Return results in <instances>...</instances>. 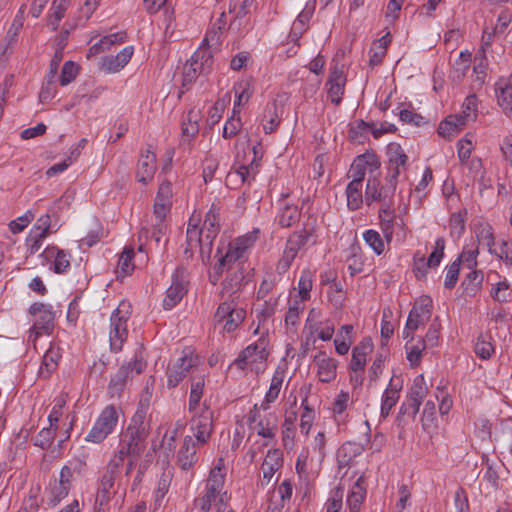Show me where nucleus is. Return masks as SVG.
<instances>
[{
	"label": "nucleus",
	"instance_id": "nucleus-13",
	"mask_svg": "<svg viewBox=\"0 0 512 512\" xmlns=\"http://www.w3.org/2000/svg\"><path fill=\"white\" fill-rule=\"evenodd\" d=\"M246 312L244 309L236 307L234 301H225L221 303L214 315V321L222 324L226 332L235 331L245 319Z\"/></svg>",
	"mask_w": 512,
	"mask_h": 512
},
{
	"label": "nucleus",
	"instance_id": "nucleus-22",
	"mask_svg": "<svg viewBox=\"0 0 512 512\" xmlns=\"http://www.w3.org/2000/svg\"><path fill=\"white\" fill-rule=\"evenodd\" d=\"M156 171V155L150 149L141 153L138 160L136 178L138 182L148 184L154 178Z\"/></svg>",
	"mask_w": 512,
	"mask_h": 512
},
{
	"label": "nucleus",
	"instance_id": "nucleus-61",
	"mask_svg": "<svg viewBox=\"0 0 512 512\" xmlns=\"http://www.w3.org/2000/svg\"><path fill=\"white\" fill-rule=\"evenodd\" d=\"M444 249H445L444 238H442V237L437 238L435 241L434 250L432 251V253L429 255V257L427 259L428 266L430 268H435V267L439 266V264L444 256Z\"/></svg>",
	"mask_w": 512,
	"mask_h": 512
},
{
	"label": "nucleus",
	"instance_id": "nucleus-8",
	"mask_svg": "<svg viewBox=\"0 0 512 512\" xmlns=\"http://www.w3.org/2000/svg\"><path fill=\"white\" fill-rule=\"evenodd\" d=\"M29 313L35 317L34 324L29 331V339L35 341L43 334H50L53 331L55 313L52 306L44 303H33Z\"/></svg>",
	"mask_w": 512,
	"mask_h": 512
},
{
	"label": "nucleus",
	"instance_id": "nucleus-29",
	"mask_svg": "<svg viewBox=\"0 0 512 512\" xmlns=\"http://www.w3.org/2000/svg\"><path fill=\"white\" fill-rule=\"evenodd\" d=\"M380 228L385 241L389 244L395 234L397 215L389 204L383 205L379 210Z\"/></svg>",
	"mask_w": 512,
	"mask_h": 512
},
{
	"label": "nucleus",
	"instance_id": "nucleus-52",
	"mask_svg": "<svg viewBox=\"0 0 512 512\" xmlns=\"http://www.w3.org/2000/svg\"><path fill=\"white\" fill-rule=\"evenodd\" d=\"M243 278L242 272H235L227 276L223 283V294L231 297L237 293L241 288Z\"/></svg>",
	"mask_w": 512,
	"mask_h": 512
},
{
	"label": "nucleus",
	"instance_id": "nucleus-43",
	"mask_svg": "<svg viewBox=\"0 0 512 512\" xmlns=\"http://www.w3.org/2000/svg\"><path fill=\"white\" fill-rule=\"evenodd\" d=\"M69 1L68 0H54L52 3L51 10L52 12L49 15L48 18V26L52 30H57L60 24V21L65 15V12L67 10Z\"/></svg>",
	"mask_w": 512,
	"mask_h": 512
},
{
	"label": "nucleus",
	"instance_id": "nucleus-51",
	"mask_svg": "<svg viewBox=\"0 0 512 512\" xmlns=\"http://www.w3.org/2000/svg\"><path fill=\"white\" fill-rule=\"evenodd\" d=\"M69 491V488L63 486L61 483L54 481L51 483L48 491V504L51 506H56L62 499L67 497Z\"/></svg>",
	"mask_w": 512,
	"mask_h": 512
},
{
	"label": "nucleus",
	"instance_id": "nucleus-37",
	"mask_svg": "<svg viewBox=\"0 0 512 512\" xmlns=\"http://www.w3.org/2000/svg\"><path fill=\"white\" fill-rule=\"evenodd\" d=\"M466 122L457 114L449 115L438 127V134L443 138H451L458 134Z\"/></svg>",
	"mask_w": 512,
	"mask_h": 512
},
{
	"label": "nucleus",
	"instance_id": "nucleus-10",
	"mask_svg": "<svg viewBox=\"0 0 512 512\" xmlns=\"http://www.w3.org/2000/svg\"><path fill=\"white\" fill-rule=\"evenodd\" d=\"M432 314V299L428 296L421 297L411 309L406 325L403 329V337L412 338V334L425 323H427Z\"/></svg>",
	"mask_w": 512,
	"mask_h": 512
},
{
	"label": "nucleus",
	"instance_id": "nucleus-24",
	"mask_svg": "<svg viewBox=\"0 0 512 512\" xmlns=\"http://www.w3.org/2000/svg\"><path fill=\"white\" fill-rule=\"evenodd\" d=\"M133 53H134L133 47L127 46V47L123 48L115 56L104 57L101 62V70L104 71L105 73H109V74L119 72L121 69H123L128 64Z\"/></svg>",
	"mask_w": 512,
	"mask_h": 512
},
{
	"label": "nucleus",
	"instance_id": "nucleus-2",
	"mask_svg": "<svg viewBox=\"0 0 512 512\" xmlns=\"http://www.w3.org/2000/svg\"><path fill=\"white\" fill-rule=\"evenodd\" d=\"M146 408L141 405L133 415L130 424L120 437V442L126 451L132 452V457H140L146 447L149 434V424L146 421Z\"/></svg>",
	"mask_w": 512,
	"mask_h": 512
},
{
	"label": "nucleus",
	"instance_id": "nucleus-59",
	"mask_svg": "<svg viewBox=\"0 0 512 512\" xmlns=\"http://www.w3.org/2000/svg\"><path fill=\"white\" fill-rule=\"evenodd\" d=\"M259 230L255 229L252 232L238 237L235 241L230 242L234 247H239V252L244 256L248 248L252 247L257 240Z\"/></svg>",
	"mask_w": 512,
	"mask_h": 512
},
{
	"label": "nucleus",
	"instance_id": "nucleus-56",
	"mask_svg": "<svg viewBox=\"0 0 512 512\" xmlns=\"http://www.w3.org/2000/svg\"><path fill=\"white\" fill-rule=\"evenodd\" d=\"M479 254V249L477 245H474L471 248H464L458 259L459 264L462 262L468 269H474L477 266V257Z\"/></svg>",
	"mask_w": 512,
	"mask_h": 512
},
{
	"label": "nucleus",
	"instance_id": "nucleus-18",
	"mask_svg": "<svg viewBox=\"0 0 512 512\" xmlns=\"http://www.w3.org/2000/svg\"><path fill=\"white\" fill-rule=\"evenodd\" d=\"M345 85L346 77L343 70L338 66H334L330 71L326 87L328 98L336 106L342 102V97L345 92Z\"/></svg>",
	"mask_w": 512,
	"mask_h": 512
},
{
	"label": "nucleus",
	"instance_id": "nucleus-44",
	"mask_svg": "<svg viewBox=\"0 0 512 512\" xmlns=\"http://www.w3.org/2000/svg\"><path fill=\"white\" fill-rule=\"evenodd\" d=\"M474 351L479 358L483 360L490 359L494 353L491 335L480 334L475 343Z\"/></svg>",
	"mask_w": 512,
	"mask_h": 512
},
{
	"label": "nucleus",
	"instance_id": "nucleus-4",
	"mask_svg": "<svg viewBox=\"0 0 512 512\" xmlns=\"http://www.w3.org/2000/svg\"><path fill=\"white\" fill-rule=\"evenodd\" d=\"M131 316V305L122 301L110 317L109 342L113 352L122 350L128 337L127 322Z\"/></svg>",
	"mask_w": 512,
	"mask_h": 512
},
{
	"label": "nucleus",
	"instance_id": "nucleus-19",
	"mask_svg": "<svg viewBox=\"0 0 512 512\" xmlns=\"http://www.w3.org/2000/svg\"><path fill=\"white\" fill-rule=\"evenodd\" d=\"M395 193V190L392 186L380 184V180L377 177L369 178L366 184L365 190V200L367 204H370L372 201L386 202L389 201Z\"/></svg>",
	"mask_w": 512,
	"mask_h": 512
},
{
	"label": "nucleus",
	"instance_id": "nucleus-41",
	"mask_svg": "<svg viewBox=\"0 0 512 512\" xmlns=\"http://www.w3.org/2000/svg\"><path fill=\"white\" fill-rule=\"evenodd\" d=\"M60 359L58 347L51 346L44 354L39 374L42 377L50 376L51 372L56 369Z\"/></svg>",
	"mask_w": 512,
	"mask_h": 512
},
{
	"label": "nucleus",
	"instance_id": "nucleus-27",
	"mask_svg": "<svg viewBox=\"0 0 512 512\" xmlns=\"http://www.w3.org/2000/svg\"><path fill=\"white\" fill-rule=\"evenodd\" d=\"M220 212L215 204H212L210 210L206 213L205 220L202 226V234H205V245H212L213 240L219 233Z\"/></svg>",
	"mask_w": 512,
	"mask_h": 512
},
{
	"label": "nucleus",
	"instance_id": "nucleus-31",
	"mask_svg": "<svg viewBox=\"0 0 512 512\" xmlns=\"http://www.w3.org/2000/svg\"><path fill=\"white\" fill-rule=\"evenodd\" d=\"M25 9L26 5L23 4L19 8L18 13L16 14L10 28L8 29L4 43L0 46V53L2 55H5L9 48L16 42L17 36L23 27Z\"/></svg>",
	"mask_w": 512,
	"mask_h": 512
},
{
	"label": "nucleus",
	"instance_id": "nucleus-50",
	"mask_svg": "<svg viewBox=\"0 0 512 512\" xmlns=\"http://www.w3.org/2000/svg\"><path fill=\"white\" fill-rule=\"evenodd\" d=\"M471 272L466 276L463 285H466L465 290L469 295H475L481 288L483 283V273L479 270L470 269Z\"/></svg>",
	"mask_w": 512,
	"mask_h": 512
},
{
	"label": "nucleus",
	"instance_id": "nucleus-49",
	"mask_svg": "<svg viewBox=\"0 0 512 512\" xmlns=\"http://www.w3.org/2000/svg\"><path fill=\"white\" fill-rule=\"evenodd\" d=\"M466 216L467 211L465 209L451 215L449 226L452 237L459 238L465 232Z\"/></svg>",
	"mask_w": 512,
	"mask_h": 512
},
{
	"label": "nucleus",
	"instance_id": "nucleus-6",
	"mask_svg": "<svg viewBox=\"0 0 512 512\" xmlns=\"http://www.w3.org/2000/svg\"><path fill=\"white\" fill-rule=\"evenodd\" d=\"M118 419L119 412L117 408L113 405L106 406L87 434L86 441L97 444L103 442L114 431Z\"/></svg>",
	"mask_w": 512,
	"mask_h": 512
},
{
	"label": "nucleus",
	"instance_id": "nucleus-5",
	"mask_svg": "<svg viewBox=\"0 0 512 512\" xmlns=\"http://www.w3.org/2000/svg\"><path fill=\"white\" fill-rule=\"evenodd\" d=\"M267 346V338L260 337L255 343L248 345L233 364L242 370L249 369L256 373L263 371L269 355Z\"/></svg>",
	"mask_w": 512,
	"mask_h": 512
},
{
	"label": "nucleus",
	"instance_id": "nucleus-57",
	"mask_svg": "<svg viewBox=\"0 0 512 512\" xmlns=\"http://www.w3.org/2000/svg\"><path fill=\"white\" fill-rule=\"evenodd\" d=\"M344 488L336 487L326 503V512H339L343 506Z\"/></svg>",
	"mask_w": 512,
	"mask_h": 512
},
{
	"label": "nucleus",
	"instance_id": "nucleus-3",
	"mask_svg": "<svg viewBox=\"0 0 512 512\" xmlns=\"http://www.w3.org/2000/svg\"><path fill=\"white\" fill-rule=\"evenodd\" d=\"M201 363L200 357L195 351L188 347L182 351V355L172 361L166 370L167 385L175 388L187 375L191 377L198 373Z\"/></svg>",
	"mask_w": 512,
	"mask_h": 512
},
{
	"label": "nucleus",
	"instance_id": "nucleus-36",
	"mask_svg": "<svg viewBox=\"0 0 512 512\" xmlns=\"http://www.w3.org/2000/svg\"><path fill=\"white\" fill-rule=\"evenodd\" d=\"M278 223L282 227H291L300 219V211L294 204H289L286 199L281 200L279 213L277 216Z\"/></svg>",
	"mask_w": 512,
	"mask_h": 512
},
{
	"label": "nucleus",
	"instance_id": "nucleus-45",
	"mask_svg": "<svg viewBox=\"0 0 512 512\" xmlns=\"http://www.w3.org/2000/svg\"><path fill=\"white\" fill-rule=\"evenodd\" d=\"M387 156L389 165L399 166L402 167V169H407L408 156L399 144H389L387 148Z\"/></svg>",
	"mask_w": 512,
	"mask_h": 512
},
{
	"label": "nucleus",
	"instance_id": "nucleus-54",
	"mask_svg": "<svg viewBox=\"0 0 512 512\" xmlns=\"http://www.w3.org/2000/svg\"><path fill=\"white\" fill-rule=\"evenodd\" d=\"M296 420V415L293 414L285 418L282 424V436H283V444L285 447H292L294 444L295 437V427L294 421Z\"/></svg>",
	"mask_w": 512,
	"mask_h": 512
},
{
	"label": "nucleus",
	"instance_id": "nucleus-40",
	"mask_svg": "<svg viewBox=\"0 0 512 512\" xmlns=\"http://www.w3.org/2000/svg\"><path fill=\"white\" fill-rule=\"evenodd\" d=\"M125 35L126 34L124 32H117L102 37L99 42L90 47L88 56L102 53L110 49L112 45L122 43L124 41Z\"/></svg>",
	"mask_w": 512,
	"mask_h": 512
},
{
	"label": "nucleus",
	"instance_id": "nucleus-16",
	"mask_svg": "<svg viewBox=\"0 0 512 512\" xmlns=\"http://www.w3.org/2000/svg\"><path fill=\"white\" fill-rule=\"evenodd\" d=\"M426 394L427 386L424 377L422 375L417 376L414 379L413 385L410 389L407 403L402 405L401 411L404 414H408L412 418H415L419 412L423 399L426 397Z\"/></svg>",
	"mask_w": 512,
	"mask_h": 512
},
{
	"label": "nucleus",
	"instance_id": "nucleus-48",
	"mask_svg": "<svg viewBox=\"0 0 512 512\" xmlns=\"http://www.w3.org/2000/svg\"><path fill=\"white\" fill-rule=\"evenodd\" d=\"M313 286V273L309 269L301 272L298 282V292L302 302L310 299V292Z\"/></svg>",
	"mask_w": 512,
	"mask_h": 512
},
{
	"label": "nucleus",
	"instance_id": "nucleus-12",
	"mask_svg": "<svg viewBox=\"0 0 512 512\" xmlns=\"http://www.w3.org/2000/svg\"><path fill=\"white\" fill-rule=\"evenodd\" d=\"M239 249V247H234L231 243L218 247L216 253L218 261L209 274V280L213 285L217 284L225 270L231 269L234 263L244 257L241 251L239 252Z\"/></svg>",
	"mask_w": 512,
	"mask_h": 512
},
{
	"label": "nucleus",
	"instance_id": "nucleus-25",
	"mask_svg": "<svg viewBox=\"0 0 512 512\" xmlns=\"http://www.w3.org/2000/svg\"><path fill=\"white\" fill-rule=\"evenodd\" d=\"M402 389V380L399 377L393 376L390 379L389 385L384 391L381 404V416L386 418L391 409L396 405L399 400V392Z\"/></svg>",
	"mask_w": 512,
	"mask_h": 512
},
{
	"label": "nucleus",
	"instance_id": "nucleus-33",
	"mask_svg": "<svg viewBox=\"0 0 512 512\" xmlns=\"http://www.w3.org/2000/svg\"><path fill=\"white\" fill-rule=\"evenodd\" d=\"M498 105L507 117H512V86L509 82L498 80L495 84Z\"/></svg>",
	"mask_w": 512,
	"mask_h": 512
},
{
	"label": "nucleus",
	"instance_id": "nucleus-11",
	"mask_svg": "<svg viewBox=\"0 0 512 512\" xmlns=\"http://www.w3.org/2000/svg\"><path fill=\"white\" fill-rule=\"evenodd\" d=\"M257 404L249 411L247 423L251 430L265 439H273L277 431V418L273 413L261 415Z\"/></svg>",
	"mask_w": 512,
	"mask_h": 512
},
{
	"label": "nucleus",
	"instance_id": "nucleus-47",
	"mask_svg": "<svg viewBox=\"0 0 512 512\" xmlns=\"http://www.w3.org/2000/svg\"><path fill=\"white\" fill-rule=\"evenodd\" d=\"M365 243L377 254L381 255L385 251V239L374 229H368L363 233Z\"/></svg>",
	"mask_w": 512,
	"mask_h": 512
},
{
	"label": "nucleus",
	"instance_id": "nucleus-14",
	"mask_svg": "<svg viewBox=\"0 0 512 512\" xmlns=\"http://www.w3.org/2000/svg\"><path fill=\"white\" fill-rule=\"evenodd\" d=\"M188 280L185 269L178 267L171 277V284L167 288L163 298V308L165 310L173 309L186 295Z\"/></svg>",
	"mask_w": 512,
	"mask_h": 512
},
{
	"label": "nucleus",
	"instance_id": "nucleus-38",
	"mask_svg": "<svg viewBox=\"0 0 512 512\" xmlns=\"http://www.w3.org/2000/svg\"><path fill=\"white\" fill-rule=\"evenodd\" d=\"M118 475L107 470L103 473L98 487L96 502L100 505L106 504L110 500L111 490L115 485Z\"/></svg>",
	"mask_w": 512,
	"mask_h": 512
},
{
	"label": "nucleus",
	"instance_id": "nucleus-21",
	"mask_svg": "<svg viewBox=\"0 0 512 512\" xmlns=\"http://www.w3.org/2000/svg\"><path fill=\"white\" fill-rule=\"evenodd\" d=\"M197 222L198 219H195L194 216L190 218L187 228V245L191 250L199 247L201 256H206L209 259L212 245H205V234H202V229H198Z\"/></svg>",
	"mask_w": 512,
	"mask_h": 512
},
{
	"label": "nucleus",
	"instance_id": "nucleus-35",
	"mask_svg": "<svg viewBox=\"0 0 512 512\" xmlns=\"http://www.w3.org/2000/svg\"><path fill=\"white\" fill-rule=\"evenodd\" d=\"M189 64H195V71L199 75L201 74H209L213 69V56L209 49H199L197 50L188 61Z\"/></svg>",
	"mask_w": 512,
	"mask_h": 512
},
{
	"label": "nucleus",
	"instance_id": "nucleus-60",
	"mask_svg": "<svg viewBox=\"0 0 512 512\" xmlns=\"http://www.w3.org/2000/svg\"><path fill=\"white\" fill-rule=\"evenodd\" d=\"M440 323L438 322V319L436 318L430 325L425 337L420 340L422 344H424L426 347H435L438 345L439 342V336H440Z\"/></svg>",
	"mask_w": 512,
	"mask_h": 512
},
{
	"label": "nucleus",
	"instance_id": "nucleus-53",
	"mask_svg": "<svg viewBox=\"0 0 512 512\" xmlns=\"http://www.w3.org/2000/svg\"><path fill=\"white\" fill-rule=\"evenodd\" d=\"M462 113L457 114L466 123L471 120H475L477 116V97L472 94L466 97L462 105Z\"/></svg>",
	"mask_w": 512,
	"mask_h": 512
},
{
	"label": "nucleus",
	"instance_id": "nucleus-34",
	"mask_svg": "<svg viewBox=\"0 0 512 512\" xmlns=\"http://www.w3.org/2000/svg\"><path fill=\"white\" fill-rule=\"evenodd\" d=\"M285 378V371L281 368H277L271 379L269 390L267 391L264 400L262 401L260 408L264 411L268 410L270 404L273 403L279 396L281 387Z\"/></svg>",
	"mask_w": 512,
	"mask_h": 512
},
{
	"label": "nucleus",
	"instance_id": "nucleus-30",
	"mask_svg": "<svg viewBox=\"0 0 512 512\" xmlns=\"http://www.w3.org/2000/svg\"><path fill=\"white\" fill-rule=\"evenodd\" d=\"M282 464V453L277 449L269 450L262 464V484L270 483L274 474L280 469Z\"/></svg>",
	"mask_w": 512,
	"mask_h": 512
},
{
	"label": "nucleus",
	"instance_id": "nucleus-39",
	"mask_svg": "<svg viewBox=\"0 0 512 512\" xmlns=\"http://www.w3.org/2000/svg\"><path fill=\"white\" fill-rule=\"evenodd\" d=\"M478 245L486 247L490 254L496 253L493 228L488 223H480L475 231Z\"/></svg>",
	"mask_w": 512,
	"mask_h": 512
},
{
	"label": "nucleus",
	"instance_id": "nucleus-55",
	"mask_svg": "<svg viewBox=\"0 0 512 512\" xmlns=\"http://www.w3.org/2000/svg\"><path fill=\"white\" fill-rule=\"evenodd\" d=\"M472 54L468 51L461 52L453 65V73L458 79L465 76L470 67Z\"/></svg>",
	"mask_w": 512,
	"mask_h": 512
},
{
	"label": "nucleus",
	"instance_id": "nucleus-42",
	"mask_svg": "<svg viewBox=\"0 0 512 512\" xmlns=\"http://www.w3.org/2000/svg\"><path fill=\"white\" fill-rule=\"evenodd\" d=\"M363 451L361 444L356 442L344 443L337 452L338 461L341 465H348L349 462Z\"/></svg>",
	"mask_w": 512,
	"mask_h": 512
},
{
	"label": "nucleus",
	"instance_id": "nucleus-46",
	"mask_svg": "<svg viewBox=\"0 0 512 512\" xmlns=\"http://www.w3.org/2000/svg\"><path fill=\"white\" fill-rule=\"evenodd\" d=\"M362 187L363 185H358V182L349 183L346 187L347 206L352 211L359 209L363 204Z\"/></svg>",
	"mask_w": 512,
	"mask_h": 512
},
{
	"label": "nucleus",
	"instance_id": "nucleus-17",
	"mask_svg": "<svg viewBox=\"0 0 512 512\" xmlns=\"http://www.w3.org/2000/svg\"><path fill=\"white\" fill-rule=\"evenodd\" d=\"M193 436H185L182 446L177 453V465L183 471L192 470L198 461L197 450L203 444L195 443Z\"/></svg>",
	"mask_w": 512,
	"mask_h": 512
},
{
	"label": "nucleus",
	"instance_id": "nucleus-28",
	"mask_svg": "<svg viewBox=\"0 0 512 512\" xmlns=\"http://www.w3.org/2000/svg\"><path fill=\"white\" fill-rule=\"evenodd\" d=\"M372 350L373 343L369 338L363 339L358 345H356L352 350V357L349 365L350 370H365L367 356L372 352Z\"/></svg>",
	"mask_w": 512,
	"mask_h": 512
},
{
	"label": "nucleus",
	"instance_id": "nucleus-23",
	"mask_svg": "<svg viewBox=\"0 0 512 512\" xmlns=\"http://www.w3.org/2000/svg\"><path fill=\"white\" fill-rule=\"evenodd\" d=\"M314 364L317 366V376L321 382L329 383L336 378L338 363L325 352L315 355Z\"/></svg>",
	"mask_w": 512,
	"mask_h": 512
},
{
	"label": "nucleus",
	"instance_id": "nucleus-64",
	"mask_svg": "<svg viewBox=\"0 0 512 512\" xmlns=\"http://www.w3.org/2000/svg\"><path fill=\"white\" fill-rule=\"evenodd\" d=\"M428 261L425 255L416 252L413 257V271L417 279H423L426 277L428 269Z\"/></svg>",
	"mask_w": 512,
	"mask_h": 512
},
{
	"label": "nucleus",
	"instance_id": "nucleus-9",
	"mask_svg": "<svg viewBox=\"0 0 512 512\" xmlns=\"http://www.w3.org/2000/svg\"><path fill=\"white\" fill-rule=\"evenodd\" d=\"M193 413L190 422V431L195 443L207 444L213 432V412L204 404L202 408L197 409Z\"/></svg>",
	"mask_w": 512,
	"mask_h": 512
},
{
	"label": "nucleus",
	"instance_id": "nucleus-20",
	"mask_svg": "<svg viewBox=\"0 0 512 512\" xmlns=\"http://www.w3.org/2000/svg\"><path fill=\"white\" fill-rule=\"evenodd\" d=\"M40 257L42 258L43 265L48 263L53 264L51 269L57 274L66 272L70 267V260L67 253L55 246H48L41 253Z\"/></svg>",
	"mask_w": 512,
	"mask_h": 512
},
{
	"label": "nucleus",
	"instance_id": "nucleus-1",
	"mask_svg": "<svg viewBox=\"0 0 512 512\" xmlns=\"http://www.w3.org/2000/svg\"><path fill=\"white\" fill-rule=\"evenodd\" d=\"M224 483L225 462L223 458H219L209 472L203 495L194 501L195 509H204L209 506L219 508L224 512L229 499L227 493L223 492Z\"/></svg>",
	"mask_w": 512,
	"mask_h": 512
},
{
	"label": "nucleus",
	"instance_id": "nucleus-26",
	"mask_svg": "<svg viewBox=\"0 0 512 512\" xmlns=\"http://www.w3.org/2000/svg\"><path fill=\"white\" fill-rule=\"evenodd\" d=\"M366 494L367 489L365 477L360 476L351 486L347 495L346 505L349 512H360L362 504L366 498Z\"/></svg>",
	"mask_w": 512,
	"mask_h": 512
},
{
	"label": "nucleus",
	"instance_id": "nucleus-32",
	"mask_svg": "<svg viewBox=\"0 0 512 512\" xmlns=\"http://www.w3.org/2000/svg\"><path fill=\"white\" fill-rule=\"evenodd\" d=\"M205 388V375L203 373H197L191 377L190 395L188 402L189 412H195L199 409V403L203 396Z\"/></svg>",
	"mask_w": 512,
	"mask_h": 512
},
{
	"label": "nucleus",
	"instance_id": "nucleus-63",
	"mask_svg": "<svg viewBox=\"0 0 512 512\" xmlns=\"http://www.w3.org/2000/svg\"><path fill=\"white\" fill-rule=\"evenodd\" d=\"M79 67L72 61L64 63L60 76V84L66 86L75 80Z\"/></svg>",
	"mask_w": 512,
	"mask_h": 512
},
{
	"label": "nucleus",
	"instance_id": "nucleus-58",
	"mask_svg": "<svg viewBox=\"0 0 512 512\" xmlns=\"http://www.w3.org/2000/svg\"><path fill=\"white\" fill-rule=\"evenodd\" d=\"M56 428H43L35 437L34 444L42 449H48L56 435Z\"/></svg>",
	"mask_w": 512,
	"mask_h": 512
},
{
	"label": "nucleus",
	"instance_id": "nucleus-62",
	"mask_svg": "<svg viewBox=\"0 0 512 512\" xmlns=\"http://www.w3.org/2000/svg\"><path fill=\"white\" fill-rule=\"evenodd\" d=\"M134 257V250L132 248H125L119 258L118 268L120 272L124 275H129L133 269L134 265L132 263V259Z\"/></svg>",
	"mask_w": 512,
	"mask_h": 512
},
{
	"label": "nucleus",
	"instance_id": "nucleus-7",
	"mask_svg": "<svg viewBox=\"0 0 512 512\" xmlns=\"http://www.w3.org/2000/svg\"><path fill=\"white\" fill-rule=\"evenodd\" d=\"M317 218L314 215H308L303 222V227L299 232L293 233L287 240L284 252L296 258L298 252L309 244H315L317 240Z\"/></svg>",
	"mask_w": 512,
	"mask_h": 512
},
{
	"label": "nucleus",
	"instance_id": "nucleus-15",
	"mask_svg": "<svg viewBox=\"0 0 512 512\" xmlns=\"http://www.w3.org/2000/svg\"><path fill=\"white\" fill-rule=\"evenodd\" d=\"M145 367L146 363L141 358H135L133 361L122 365L110 380L109 392L111 395H118L123 390L126 381L134 374L142 373Z\"/></svg>",
	"mask_w": 512,
	"mask_h": 512
}]
</instances>
